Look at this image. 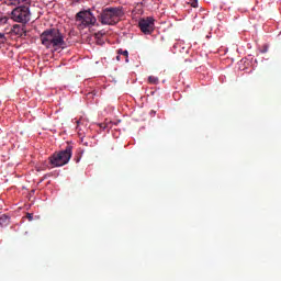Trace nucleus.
<instances>
[{"label":"nucleus","mask_w":281,"mask_h":281,"mask_svg":"<svg viewBox=\"0 0 281 281\" xmlns=\"http://www.w3.org/2000/svg\"><path fill=\"white\" fill-rule=\"evenodd\" d=\"M40 41L47 49L53 48L55 52L66 47L65 36L58 29H48L42 32Z\"/></svg>","instance_id":"nucleus-1"},{"label":"nucleus","mask_w":281,"mask_h":281,"mask_svg":"<svg viewBox=\"0 0 281 281\" xmlns=\"http://www.w3.org/2000/svg\"><path fill=\"white\" fill-rule=\"evenodd\" d=\"M124 18L123 7H109L101 11L99 21L102 25L115 26Z\"/></svg>","instance_id":"nucleus-2"},{"label":"nucleus","mask_w":281,"mask_h":281,"mask_svg":"<svg viewBox=\"0 0 281 281\" xmlns=\"http://www.w3.org/2000/svg\"><path fill=\"white\" fill-rule=\"evenodd\" d=\"M75 21L76 23H78L79 30L97 26V23H98V19L91 12V10H82L77 12L75 16Z\"/></svg>","instance_id":"nucleus-3"},{"label":"nucleus","mask_w":281,"mask_h":281,"mask_svg":"<svg viewBox=\"0 0 281 281\" xmlns=\"http://www.w3.org/2000/svg\"><path fill=\"white\" fill-rule=\"evenodd\" d=\"M72 149L71 145H67L64 150L53 154L48 160L52 167H63L67 165L71 157H72Z\"/></svg>","instance_id":"nucleus-4"},{"label":"nucleus","mask_w":281,"mask_h":281,"mask_svg":"<svg viewBox=\"0 0 281 281\" xmlns=\"http://www.w3.org/2000/svg\"><path fill=\"white\" fill-rule=\"evenodd\" d=\"M11 20L15 23L27 24L31 20L30 4L13 9L11 11Z\"/></svg>","instance_id":"nucleus-5"},{"label":"nucleus","mask_w":281,"mask_h":281,"mask_svg":"<svg viewBox=\"0 0 281 281\" xmlns=\"http://www.w3.org/2000/svg\"><path fill=\"white\" fill-rule=\"evenodd\" d=\"M138 27L144 35H151L155 30V19L153 16L142 18Z\"/></svg>","instance_id":"nucleus-6"},{"label":"nucleus","mask_w":281,"mask_h":281,"mask_svg":"<svg viewBox=\"0 0 281 281\" xmlns=\"http://www.w3.org/2000/svg\"><path fill=\"white\" fill-rule=\"evenodd\" d=\"M10 223V217L7 216V215H1L0 216V227L3 228V227H7Z\"/></svg>","instance_id":"nucleus-7"},{"label":"nucleus","mask_w":281,"mask_h":281,"mask_svg":"<svg viewBox=\"0 0 281 281\" xmlns=\"http://www.w3.org/2000/svg\"><path fill=\"white\" fill-rule=\"evenodd\" d=\"M148 82L150 85H157L159 82L158 77H153V75L150 77H148Z\"/></svg>","instance_id":"nucleus-8"},{"label":"nucleus","mask_w":281,"mask_h":281,"mask_svg":"<svg viewBox=\"0 0 281 281\" xmlns=\"http://www.w3.org/2000/svg\"><path fill=\"white\" fill-rule=\"evenodd\" d=\"M119 54L123 55L126 58L125 61L128 63V50L119 49Z\"/></svg>","instance_id":"nucleus-9"},{"label":"nucleus","mask_w":281,"mask_h":281,"mask_svg":"<svg viewBox=\"0 0 281 281\" xmlns=\"http://www.w3.org/2000/svg\"><path fill=\"white\" fill-rule=\"evenodd\" d=\"M188 4H190L193 9H198L199 8V2L198 0H190L188 2Z\"/></svg>","instance_id":"nucleus-10"},{"label":"nucleus","mask_w":281,"mask_h":281,"mask_svg":"<svg viewBox=\"0 0 281 281\" xmlns=\"http://www.w3.org/2000/svg\"><path fill=\"white\" fill-rule=\"evenodd\" d=\"M0 41L4 43L7 41L5 34L0 32Z\"/></svg>","instance_id":"nucleus-11"},{"label":"nucleus","mask_w":281,"mask_h":281,"mask_svg":"<svg viewBox=\"0 0 281 281\" xmlns=\"http://www.w3.org/2000/svg\"><path fill=\"white\" fill-rule=\"evenodd\" d=\"M26 220H29V222L33 221V214L32 213H26Z\"/></svg>","instance_id":"nucleus-12"},{"label":"nucleus","mask_w":281,"mask_h":281,"mask_svg":"<svg viewBox=\"0 0 281 281\" xmlns=\"http://www.w3.org/2000/svg\"><path fill=\"white\" fill-rule=\"evenodd\" d=\"M72 3H81L83 0H71Z\"/></svg>","instance_id":"nucleus-13"},{"label":"nucleus","mask_w":281,"mask_h":281,"mask_svg":"<svg viewBox=\"0 0 281 281\" xmlns=\"http://www.w3.org/2000/svg\"><path fill=\"white\" fill-rule=\"evenodd\" d=\"M80 159H81V157H77V158H76V162H79Z\"/></svg>","instance_id":"nucleus-14"},{"label":"nucleus","mask_w":281,"mask_h":281,"mask_svg":"<svg viewBox=\"0 0 281 281\" xmlns=\"http://www.w3.org/2000/svg\"><path fill=\"white\" fill-rule=\"evenodd\" d=\"M18 27H19V25H18V24L13 25V29H18Z\"/></svg>","instance_id":"nucleus-15"},{"label":"nucleus","mask_w":281,"mask_h":281,"mask_svg":"<svg viewBox=\"0 0 281 281\" xmlns=\"http://www.w3.org/2000/svg\"><path fill=\"white\" fill-rule=\"evenodd\" d=\"M116 60L120 61V55L116 56Z\"/></svg>","instance_id":"nucleus-16"},{"label":"nucleus","mask_w":281,"mask_h":281,"mask_svg":"<svg viewBox=\"0 0 281 281\" xmlns=\"http://www.w3.org/2000/svg\"><path fill=\"white\" fill-rule=\"evenodd\" d=\"M101 128H106V126H104V124H101Z\"/></svg>","instance_id":"nucleus-17"},{"label":"nucleus","mask_w":281,"mask_h":281,"mask_svg":"<svg viewBox=\"0 0 281 281\" xmlns=\"http://www.w3.org/2000/svg\"><path fill=\"white\" fill-rule=\"evenodd\" d=\"M83 145H85V146H88V143H85Z\"/></svg>","instance_id":"nucleus-18"}]
</instances>
